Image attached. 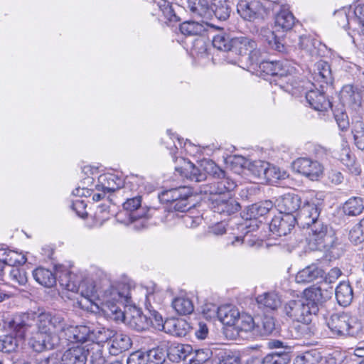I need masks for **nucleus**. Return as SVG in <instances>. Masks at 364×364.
<instances>
[{
  "mask_svg": "<svg viewBox=\"0 0 364 364\" xmlns=\"http://www.w3.org/2000/svg\"><path fill=\"white\" fill-rule=\"evenodd\" d=\"M183 161V166H176L175 169L181 176L191 181L201 182L211 177L209 182L201 185L200 193L210 195H222L233 191L237 186L235 182L225 176V172L212 160L203 161L196 166L190 161Z\"/></svg>",
  "mask_w": 364,
  "mask_h": 364,
  "instance_id": "1",
  "label": "nucleus"
},
{
  "mask_svg": "<svg viewBox=\"0 0 364 364\" xmlns=\"http://www.w3.org/2000/svg\"><path fill=\"white\" fill-rule=\"evenodd\" d=\"M304 295L301 299L289 300L283 306L284 314L292 321L309 323L312 315H316L320 306L331 298L328 291L321 287L305 289Z\"/></svg>",
  "mask_w": 364,
  "mask_h": 364,
  "instance_id": "2",
  "label": "nucleus"
},
{
  "mask_svg": "<svg viewBox=\"0 0 364 364\" xmlns=\"http://www.w3.org/2000/svg\"><path fill=\"white\" fill-rule=\"evenodd\" d=\"M18 317L21 320L26 321V318L28 320V323L31 327L26 333L29 336L28 343L33 350L42 352L52 350L58 345V337L51 332L47 313L42 312L38 315L33 313L31 316L28 314H23Z\"/></svg>",
  "mask_w": 364,
  "mask_h": 364,
  "instance_id": "3",
  "label": "nucleus"
},
{
  "mask_svg": "<svg viewBox=\"0 0 364 364\" xmlns=\"http://www.w3.org/2000/svg\"><path fill=\"white\" fill-rule=\"evenodd\" d=\"M26 319L21 320L16 316L4 322V328H8L11 333L0 338V351L7 353L15 352L26 338L28 339L26 332L31 326L28 323V320Z\"/></svg>",
  "mask_w": 364,
  "mask_h": 364,
  "instance_id": "4",
  "label": "nucleus"
},
{
  "mask_svg": "<svg viewBox=\"0 0 364 364\" xmlns=\"http://www.w3.org/2000/svg\"><path fill=\"white\" fill-rule=\"evenodd\" d=\"M107 299L102 306V311L107 318L118 321L124 316L121 306L130 301L131 294L129 287L123 285L120 290L119 288L110 287L105 291Z\"/></svg>",
  "mask_w": 364,
  "mask_h": 364,
  "instance_id": "5",
  "label": "nucleus"
},
{
  "mask_svg": "<svg viewBox=\"0 0 364 364\" xmlns=\"http://www.w3.org/2000/svg\"><path fill=\"white\" fill-rule=\"evenodd\" d=\"M57 272L59 277V284L63 289L78 293L88 301H92L95 296L96 288L92 282L81 281L65 266H58Z\"/></svg>",
  "mask_w": 364,
  "mask_h": 364,
  "instance_id": "6",
  "label": "nucleus"
},
{
  "mask_svg": "<svg viewBox=\"0 0 364 364\" xmlns=\"http://www.w3.org/2000/svg\"><path fill=\"white\" fill-rule=\"evenodd\" d=\"M326 325L336 337L355 336L362 328L358 319L347 312L333 314L326 320Z\"/></svg>",
  "mask_w": 364,
  "mask_h": 364,
  "instance_id": "7",
  "label": "nucleus"
},
{
  "mask_svg": "<svg viewBox=\"0 0 364 364\" xmlns=\"http://www.w3.org/2000/svg\"><path fill=\"white\" fill-rule=\"evenodd\" d=\"M111 333L112 332L105 328L95 331L87 326H73L68 323L63 336L70 342L84 343L95 340L102 342L107 340L111 336Z\"/></svg>",
  "mask_w": 364,
  "mask_h": 364,
  "instance_id": "8",
  "label": "nucleus"
},
{
  "mask_svg": "<svg viewBox=\"0 0 364 364\" xmlns=\"http://www.w3.org/2000/svg\"><path fill=\"white\" fill-rule=\"evenodd\" d=\"M309 228L311 230L309 244L314 249L321 250L332 246L334 241L333 230L321 218L314 222Z\"/></svg>",
  "mask_w": 364,
  "mask_h": 364,
  "instance_id": "9",
  "label": "nucleus"
},
{
  "mask_svg": "<svg viewBox=\"0 0 364 364\" xmlns=\"http://www.w3.org/2000/svg\"><path fill=\"white\" fill-rule=\"evenodd\" d=\"M192 196L191 189L187 186H179L165 190L159 194L161 203H170L171 208L178 212H186L190 208L188 199Z\"/></svg>",
  "mask_w": 364,
  "mask_h": 364,
  "instance_id": "10",
  "label": "nucleus"
},
{
  "mask_svg": "<svg viewBox=\"0 0 364 364\" xmlns=\"http://www.w3.org/2000/svg\"><path fill=\"white\" fill-rule=\"evenodd\" d=\"M267 4L269 2L264 3L262 0H240L237 5V11L245 21L264 19L269 13Z\"/></svg>",
  "mask_w": 364,
  "mask_h": 364,
  "instance_id": "11",
  "label": "nucleus"
},
{
  "mask_svg": "<svg viewBox=\"0 0 364 364\" xmlns=\"http://www.w3.org/2000/svg\"><path fill=\"white\" fill-rule=\"evenodd\" d=\"M232 43L231 52L244 58L250 65H257L260 52L253 39L240 36L235 37Z\"/></svg>",
  "mask_w": 364,
  "mask_h": 364,
  "instance_id": "12",
  "label": "nucleus"
},
{
  "mask_svg": "<svg viewBox=\"0 0 364 364\" xmlns=\"http://www.w3.org/2000/svg\"><path fill=\"white\" fill-rule=\"evenodd\" d=\"M294 168L311 181H318L323 176V166L309 158H299L293 163Z\"/></svg>",
  "mask_w": 364,
  "mask_h": 364,
  "instance_id": "13",
  "label": "nucleus"
},
{
  "mask_svg": "<svg viewBox=\"0 0 364 364\" xmlns=\"http://www.w3.org/2000/svg\"><path fill=\"white\" fill-rule=\"evenodd\" d=\"M320 209L317 205L306 198L296 215H294L296 223L301 228H309V226L319 218Z\"/></svg>",
  "mask_w": 364,
  "mask_h": 364,
  "instance_id": "14",
  "label": "nucleus"
},
{
  "mask_svg": "<svg viewBox=\"0 0 364 364\" xmlns=\"http://www.w3.org/2000/svg\"><path fill=\"white\" fill-rule=\"evenodd\" d=\"M295 224L294 215H278L272 219L269 224V229L272 237L277 238L290 233Z\"/></svg>",
  "mask_w": 364,
  "mask_h": 364,
  "instance_id": "15",
  "label": "nucleus"
},
{
  "mask_svg": "<svg viewBox=\"0 0 364 364\" xmlns=\"http://www.w3.org/2000/svg\"><path fill=\"white\" fill-rule=\"evenodd\" d=\"M123 208L130 212V218L133 220L142 218H151L157 211L160 210L154 208L142 207L141 197L139 196L127 199L123 203Z\"/></svg>",
  "mask_w": 364,
  "mask_h": 364,
  "instance_id": "16",
  "label": "nucleus"
},
{
  "mask_svg": "<svg viewBox=\"0 0 364 364\" xmlns=\"http://www.w3.org/2000/svg\"><path fill=\"white\" fill-rule=\"evenodd\" d=\"M312 78L313 85H318L320 88H328L333 83V75L331 66L328 62L319 60L314 65Z\"/></svg>",
  "mask_w": 364,
  "mask_h": 364,
  "instance_id": "17",
  "label": "nucleus"
},
{
  "mask_svg": "<svg viewBox=\"0 0 364 364\" xmlns=\"http://www.w3.org/2000/svg\"><path fill=\"white\" fill-rule=\"evenodd\" d=\"M305 198L299 194L288 193L277 200V206L280 213L294 215L299 211Z\"/></svg>",
  "mask_w": 364,
  "mask_h": 364,
  "instance_id": "18",
  "label": "nucleus"
},
{
  "mask_svg": "<svg viewBox=\"0 0 364 364\" xmlns=\"http://www.w3.org/2000/svg\"><path fill=\"white\" fill-rule=\"evenodd\" d=\"M259 69L264 76L287 77L291 74V69L287 63L281 60H262L258 62Z\"/></svg>",
  "mask_w": 364,
  "mask_h": 364,
  "instance_id": "19",
  "label": "nucleus"
},
{
  "mask_svg": "<svg viewBox=\"0 0 364 364\" xmlns=\"http://www.w3.org/2000/svg\"><path fill=\"white\" fill-rule=\"evenodd\" d=\"M339 97L343 105H348L352 109H356L361 106L362 92L358 86L350 84L343 86Z\"/></svg>",
  "mask_w": 364,
  "mask_h": 364,
  "instance_id": "20",
  "label": "nucleus"
},
{
  "mask_svg": "<svg viewBox=\"0 0 364 364\" xmlns=\"http://www.w3.org/2000/svg\"><path fill=\"white\" fill-rule=\"evenodd\" d=\"M211 208L214 213L229 216L237 213L240 209V205L233 198L218 196L212 200Z\"/></svg>",
  "mask_w": 364,
  "mask_h": 364,
  "instance_id": "21",
  "label": "nucleus"
},
{
  "mask_svg": "<svg viewBox=\"0 0 364 364\" xmlns=\"http://www.w3.org/2000/svg\"><path fill=\"white\" fill-rule=\"evenodd\" d=\"M326 88L311 90L306 94V99L310 107L317 111H326L332 104L326 96Z\"/></svg>",
  "mask_w": 364,
  "mask_h": 364,
  "instance_id": "22",
  "label": "nucleus"
},
{
  "mask_svg": "<svg viewBox=\"0 0 364 364\" xmlns=\"http://www.w3.org/2000/svg\"><path fill=\"white\" fill-rule=\"evenodd\" d=\"M89 349L77 346L66 350L60 358V364H86Z\"/></svg>",
  "mask_w": 364,
  "mask_h": 364,
  "instance_id": "23",
  "label": "nucleus"
},
{
  "mask_svg": "<svg viewBox=\"0 0 364 364\" xmlns=\"http://www.w3.org/2000/svg\"><path fill=\"white\" fill-rule=\"evenodd\" d=\"M58 266L63 265L55 264L54 266V272L42 267H37L33 271V277L42 286L52 287L56 284L57 280L59 282L58 274H57Z\"/></svg>",
  "mask_w": 364,
  "mask_h": 364,
  "instance_id": "24",
  "label": "nucleus"
},
{
  "mask_svg": "<svg viewBox=\"0 0 364 364\" xmlns=\"http://www.w3.org/2000/svg\"><path fill=\"white\" fill-rule=\"evenodd\" d=\"M324 271L315 264H311L300 270L296 275L297 283H310L318 279H323Z\"/></svg>",
  "mask_w": 364,
  "mask_h": 364,
  "instance_id": "25",
  "label": "nucleus"
},
{
  "mask_svg": "<svg viewBox=\"0 0 364 364\" xmlns=\"http://www.w3.org/2000/svg\"><path fill=\"white\" fill-rule=\"evenodd\" d=\"M273 204L270 200H264L252 204L247 207V220L253 221L268 214L272 208Z\"/></svg>",
  "mask_w": 364,
  "mask_h": 364,
  "instance_id": "26",
  "label": "nucleus"
},
{
  "mask_svg": "<svg viewBox=\"0 0 364 364\" xmlns=\"http://www.w3.org/2000/svg\"><path fill=\"white\" fill-rule=\"evenodd\" d=\"M132 344L131 338L127 335L116 333L111 340L109 353L112 355H117L129 349Z\"/></svg>",
  "mask_w": 364,
  "mask_h": 364,
  "instance_id": "27",
  "label": "nucleus"
},
{
  "mask_svg": "<svg viewBox=\"0 0 364 364\" xmlns=\"http://www.w3.org/2000/svg\"><path fill=\"white\" fill-rule=\"evenodd\" d=\"M164 331L175 336L183 337L187 334L188 323L183 320L166 319Z\"/></svg>",
  "mask_w": 364,
  "mask_h": 364,
  "instance_id": "28",
  "label": "nucleus"
},
{
  "mask_svg": "<svg viewBox=\"0 0 364 364\" xmlns=\"http://www.w3.org/2000/svg\"><path fill=\"white\" fill-rule=\"evenodd\" d=\"M240 312L230 305L219 306V314L218 318L223 324L227 326H235L237 324V319Z\"/></svg>",
  "mask_w": 364,
  "mask_h": 364,
  "instance_id": "29",
  "label": "nucleus"
},
{
  "mask_svg": "<svg viewBox=\"0 0 364 364\" xmlns=\"http://www.w3.org/2000/svg\"><path fill=\"white\" fill-rule=\"evenodd\" d=\"M295 24V17L288 9H282L275 16V26L284 31L291 30Z\"/></svg>",
  "mask_w": 364,
  "mask_h": 364,
  "instance_id": "30",
  "label": "nucleus"
},
{
  "mask_svg": "<svg viewBox=\"0 0 364 364\" xmlns=\"http://www.w3.org/2000/svg\"><path fill=\"white\" fill-rule=\"evenodd\" d=\"M353 297L351 286L347 282H341L336 289V298L341 306L349 305Z\"/></svg>",
  "mask_w": 364,
  "mask_h": 364,
  "instance_id": "31",
  "label": "nucleus"
},
{
  "mask_svg": "<svg viewBox=\"0 0 364 364\" xmlns=\"http://www.w3.org/2000/svg\"><path fill=\"white\" fill-rule=\"evenodd\" d=\"M210 9V15L213 12L215 16L220 21L227 20L231 13V7L228 0H214Z\"/></svg>",
  "mask_w": 364,
  "mask_h": 364,
  "instance_id": "32",
  "label": "nucleus"
},
{
  "mask_svg": "<svg viewBox=\"0 0 364 364\" xmlns=\"http://www.w3.org/2000/svg\"><path fill=\"white\" fill-rule=\"evenodd\" d=\"M166 351L165 345H155L144 351L148 364H163L166 359Z\"/></svg>",
  "mask_w": 364,
  "mask_h": 364,
  "instance_id": "33",
  "label": "nucleus"
},
{
  "mask_svg": "<svg viewBox=\"0 0 364 364\" xmlns=\"http://www.w3.org/2000/svg\"><path fill=\"white\" fill-rule=\"evenodd\" d=\"M49 320V326L51 332L55 335L59 334V336H63L67 326V322L64 317L58 313L46 312Z\"/></svg>",
  "mask_w": 364,
  "mask_h": 364,
  "instance_id": "34",
  "label": "nucleus"
},
{
  "mask_svg": "<svg viewBox=\"0 0 364 364\" xmlns=\"http://www.w3.org/2000/svg\"><path fill=\"white\" fill-rule=\"evenodd\" d=\"M188 8L196 16L208 18L210 16V9L207 0H187Z\"/></svg>",
  "mask_w": 364,
  "mask_h": 364,
  "instance_id": "35",
  "label": "nucleus"
},
{
  "mask_svg": "<svg viewBox=\"0 0 364 364\" xmlns=\"http://www.w3.org/2000/svg\"><path fill=\"white\" fill-rule=\"evenodd\" d=\"M341 163L345 167V171L352 176L357 177L361 175V164L353 154L347 153L341 158Z\"/></svg>",
  "mask_w": 364,
  "mask_h": 364,
  "instance_id": "36",
  "label": "nucleus"
},
{
  "mask_svg": "<svg viewBox=\"0 0 364 364\" xmlns=\"http://www.w3.org/2000/svg\"><path fill=\"white\" fill-rule=\"evenodd\" d=\"M116 180L119 178L112 174L100 175L98 178L100 183L96 185V189L108 193L114 192L120 188L119 183H117Z\"/></svg>",
  "mask_w": 364,
  "mask_h": 364,
  "instance_id": "37",
  "label": "nucleus"
},
{
  "mask_svg": "<svg viewBox=\"0 0 364 364\" xmlns=\"http://www.w3.org/2000/svg\"><path fill=\"white\" fill-rule=\"evenodd\" d=\"M364 210V200L360 197L349 198L343 205V212L348 216H356L362 213Z\"/></svg>",
  "mask_w": 364,
  "mask_h": 364,
  "instance_id": "38",
  "label": "nucleus"
},
{
  "mask_svg": "<svg viewBox=\"0 0 364 364\" xmlns=\"http://www.w3.org/2000/svg\"><path fill=\"white\" fill-rule=\"evenodd\" d=\"M150 319H148V315L143 314L140 311H134L130 321L129 325L137 331H142L150 327Z\"/></svg>",
  "mask_w": 364,
  "mask_h": 364,
  "instance_id": "39",
  "label": "nucleus"
},
{
  "mask_svg": "<svg viewBox=\"0 0 364 364\" xmlns=\"http://www.w3.org/2000/svg\"><path fill=\"white\" fill-rule=\"evenodd\" d=\"M261 34L264 38V41L272 49L280 53L285 52L286 48L284 44L282 42V40L275 35L274 31L268 28L262 29Z\"/></svg>",
  "mask_w": 364,
  "mask_h": 364,
  "instance_id": "40",
  "label": "nucleus"
},
{
  "mask_svg": "<svg viewBox=\"0 0 364 364\" xmlns=\"http://www.w3.org/2000/svg\"><path fill=\"white\" fill-rule=\"evenodd\" d=\"M235 37L230 34L222 33L213 37V46L219 50L228 52L232 50V44Z\"/></svg>",
  "mask_w": 364,
  "mask_h": 364,
  "instance_id": "41",
  "label": "nucleus"
},
{
  "mask_svg": "<svg viewBox=\"0 0 364 364\" xmlns=\"http://www.w3.org/2000/svg\"><path fill=\"white\" fill-rule=\"evenodd\" d=\"M321 359V353L314 349L297 355L294 360V364H318Z\"/></svg>",
  "mask_w": 364,
  "mask_h": 364,
  "instance_id": "42",
  "label": "nucleus"
},
{
  "mask_svg": "<svg viewBox=\"0 0 364 364\" xmlns=\"http://www.w3.org/2000/svg\"><path fill=\"white\" fill-rule=\"evenodd\" d=\"M172 306L179 315L191 314L194 310L192 301L185 297L176 298L172 302Z\"/></svg>",
  "mask_w": 364,
  "mask_h": 364,
  "instance_id": "43",
  "label": "nucleus"
},
{
  "mask_svg": "<svg viewBox=\"0 0 364 364\" xmlns=\"http://www.w3.org/2000/svg\"><path fill=\"white\" fill-rule=\"evenodd\" d=\"M257 301L259 304L271 310H274L280 305L281 301L279 296L274 292L264 293L257 297Z\"/></svg>",
  "mask_w": 364,
  "mask_h": 364,
  "instance_id": "44",
  "label": "nucleus"
},
{
  "mask_svg": "<svg viewBox=\"0 0 364 364\" xmlns=\"http://www.w3.org/2000/svg\"><path fill=\"white\" fill-rule=\"evenodd\" d=\"M180 31L185 36L202 35L205 28L203 24L196 21H185L180 25Z\"/></svg>",
  "mask_w": 364,
  "mask_h": 364,
  "instance_id": "45",
  "label": "nucleus"
},
{
  "mask_svg": "<svg viewBox=\"0 0 364 364\" xmlns=\"http://www.w3.org/2000/svg\"><path fill=\"white\" fill-rule=\"evenodd\" d=\"M146 311L148 319H150V326H152L156 330L164 331L165 327V321L160 313H159L153 306L149 304H146Z\"/></svg>",
  "mask_w": 364,
  "mask_h": 364,
  "instance_id": "46",
  "label": "nucleus"
},
{
  "mask_svg": "<svg viewBox=\"0 0 364 364\" xmlns=\"http://www.w3.org/2000/svg\"><path fill=\"white\" fill-rule=\"evenodd\" d=\"M90 353V364H105L106 362L105 357L103 355L102 348L97 343L90 346H86Z\"/></svg>",
  "mask_w": 364,
  "mask_h": 364,
  "instance_id": "47",
  "label": "nucleus"
},
{
  "mask_svg": "<svg viewBox=\"0 0 364 364\" xmlns=\"http://www.w3.org/2000/svg\"><path fill=\"white\" fill-rule=\"evenodd\" d=\"M241 331L250 332L255 329L256 325L252 316L247 314H240L235 325Z\"/></svg>",
  "mask_w": 364,
  "mask_h": 364,
  "instance_id": "48",
  "label": "nucleus"
},
{
  "mask_svg": "<svg viewBox=\"0 0 364 364\" xmlns=\"http://www.w3.org/2000/svg\"><path fill=\"white\" fill-rule=\"evenodd\" d=\"M289 361L288 353H272L264 358L262 364H287Z\"/></svg>",
  "mask_w": 364,
  "mask_h": 364,
  "instance_id": "49",
  "label": "nucleus"
},
{
  "mask_svg": "<svg viewBox=\"0 0 364 364\" xmlns=\"http://www.w3.org/2000/svg\"><path fill=\"white\" fill-rule=\"evenodd\" d=\"M159 9L162 11L165 18L171 22H178L180 18L176 14L172 4L168 1L156 2Z\"/></svg>",
  "mask_w": 364,
  "mask_h": 364,
  "instance_id": "50",
  "label": "nucleus"
},
{
  "mask_svg": "<svg viewBox=\"0 0 364 364\" xmlns=\"http://www.w3.org/2000/svg\"><path fill=\"white\" fill-rule=\"evenodd\" d=\"M355 145L358 149L364 150V124L357 122L352 131Z\"/></svg>",
  "mask_w": 364,
  "mask_h": 364,
  "instance_id": "51",
  "label": "nucleus"
},
{
  "mask_svg": "<svg viewBox=\"0 0 364 364\" xmlns=\"http://www.w3.org/2000/svg\"><path fill=\"white\" fill-rule=\"evenodd\" d=\"M363 225L362 219L349 232L350 240L356 245L364 242V227H363Z\"/></svg>",
  "mask_w": 364,
  "mask_h": 364,
  "instance_id": "52",
  "label": "nucleus"
},
{
  "mask_svg": "<svg viewBox=\"0 0 364 364\" xmlns=\"http://www.w3.org/2000/svg\"><path fill=\"white\" fill-rule=\"evenodd\" d=\"M266 167H268V163L262 161H255L250 164L249 171L255 177L264 179Z\"/></svg>",
  "mask_w": 364,
  "mask_h": 364,
  "instance_id": "53",
  "label": "nucleus"
},
{
  "mask_svg": "<svg viewBox=\"0 0 364 364\" xmlns=\"http://www.w3.org/2000/svg\"><path fill=\"white\" fill-rule=\"evenodd\" d=\"M8 254V258L5 259V264L8 266L14 267L17 264H23L26 262V258L24 256L18 255L14 251L10 250Z\"/></svg>",
  "mask_w": 364,
  "mask_h": 364,
  "instance_id": "54",
  "label": "nucleus"
},
{
  "mask_svg": "<svg viewBox=\"0 0 364 364\" xmlns=\"http://www.w3.org/2000/svg\"><path fill=\"white\" fill-rule=\"evenodd\" d=\"M11 279L20 285H25L28 281L26 272L23 269L13 267L10 272Z\"/></svg>",
  "mask_w": 364,
  "mask_h": 364,
  "instance_id": "55",
  "label": "nucleus"
},
{
  "mask_svg": "<svg viewBox=\"0 0 364 364\" xmlns=\"http://www.w3.org/2000/svg\"><path fill=\"white\" fill-rule=\"evenodd\" d=\"M127 364H148L146 353L141 350L132 353L127 360Z\"/></svg>",
  "mask_w": 364,
  "mask_h": 364,
  "instance_id": "56",
  "label": "nucleus"
},
{
  "mask_svg": "<svg viewBox=\"0 0 364 364\" xmlns=\"http://www.w3.org/2000/svg\"><path fill=\"white\" fill-rule=\"evenodd\" d=\"M333 114L338 127L342 131L347 130L349 127V119L346 112L337 110L334 111Z\"/></svg>",
  "mask_w": 364,
  "mask_h": 364,
  "instance_id": "57",
  "label": "nucleus"
},
{
  "mask_svg": "<svg viewBox=\"0 0 364 364\" xmlns=\"http://www.w3.org/2000/svg\"><path fill=\"white\" fill-rule=\"evenodd\" d=\"M87 203L82 199H76L73 201L71 208L76 214L82 218H85L87 213L86 211Z\"/></svg>",
  "mask_w": 364,
  "mask_h": 364,
  "instance_id": "58",
  "label": "nucleus"
},
{
  "mask_svg": "<svg viewBox=\"0 0 364 364\" xmlns=\"http://www.w3.org/2000/svg\"><path fill=\"white\" fill-rule=\"evenodd\" d=\"M218 364H240V358L232 352H225Z\"/></svg>",
  "mask_w": 364,
  "mask_h": 364,
  "instance_id": "59",
  "label": "nucleus"
},
{
  "mask_svg": "<svg viewBox=\"0 0 364 364\" xmlns=\"http://www.w3.org/2000/svg\"><path fill=\"white\" fill-rule=\"evenodd\" d=\"M282 178L279 169L268 163V167H266L265 178L267 181L279 180Z\"/></svg>",
  "mask_w": 364,
  "mask_h": 364,
  "instance_id": "60",
  "label": "nucleus"
},
{
  "mask_svg": "<svg viewBox=\"0 0 364 364\" xmlns=\"http://www.w3.org/2000/svg\"><path fill=\"white\" fill-rule=\"evenodd\" d=\"M203 314L208 319L218 318L219 307L213 304H206L203 309Z\"/></svg>",
  "mask_w": 364,
  "mask_h": 364,
  "instance_id": "61",
  "label": "nucleus"
},
{
  "mask_svg": "<svg viewBox=\"0 0 364 364\" xmlns=\"http://www.w3.org/2000/svg\"><path fill=\"white\" fill-rule=\"evenodd\" d=\"M329 181L334 185L341 184L344 181V176L341 171L336 169H331L327 173Z\"/></svg>",
  "mask_w": 364,
  "mask_h": 364,
  "instance_id": "62",
  "label": "nucleus"
},
{
  "mask_svg": "<svg viewBox=\"0 0 364 364\" xmlns=\"http://www.w3.org/2000/svg\"><path fill=\"white\" fill-rule=\"evenodd\" d=\"M212 355V351L209 348L199 349L196 350L195 360L198 364H203L208 361Z\"/></svg>",
  "mask_w": 364,
  "mask_h": 364,
  "instance_id": "63",
  "label": "nucleus"
},
{
  "mask_svg": "<svg viewBox=\"0 0 364 364\" xmlns=\"http://www.w3.org/2000/svg\"><path fill=\"white\" fill-rule=\"evenodd\" d=\"M312 153L316 159L324 160L330 154V151L321 145L316 144L313 147Z\"/></svg>",
  "mask_w": 364,
  "mask_h": 364,
  "instance_id": "64",
  "label": "nucleus"
}]
</instances>
